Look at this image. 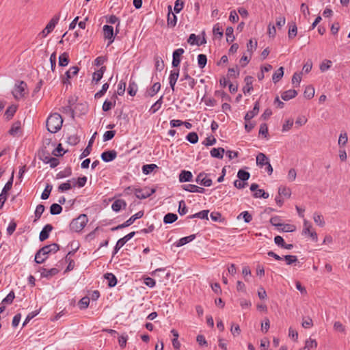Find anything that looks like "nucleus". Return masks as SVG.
Returning <instances> with one entry per match:
<instances>
[{
	"label": "nucleus",
	"instance_id": "f257e3e1",
	"mask_svg": "<svg viewBox=\"0 0 350 350\" xmlns=\"http://www.w3.org/2000/svg\"><path fill=\"white\" fill-rule=\"evenodd\" d=\"M63 119L57 113H51L46 120L47 130L51 133H55L62 126Z\"/></svg>",
	"mask_w": 350,
	"mask_h": 350
},
{
	"label": "nucleus",
	"instance_id": "f03ea898",
	"mask_svg": "<svg viewBox=\"0 0 350 350\" xmlns=\"http://www.w3.org/2000/svg\"><path fill=\"white\" fill-rule=\"evenodd\" d=\"M59 250V245L56 243H52L42 247L36 254L35 261L38 264H41L48 258L50 253H55Z\"/></svg>",
	"mask_w": 350,
	"mask_h": 350
},
{
	"label": "nucleus",
	"instance_id": "7ed1b4c3",
	"mask_svg": "<svg viewBox=\"0 0 350 350\" xmlns=\"http://www.w3.org/2000/svg\"><path fill=\"white\" fill-rule=\"evenodd\" d=\"M88 218L86 215L81 214L78 217L72 219L70 224V229L75 232H81L86 226Z\"/></svg>",
	"mask_w": 350,
	"mask_h": 350
},
{
	"label": "nucleus",
	"instance_id": "20e7f679",
	"mask_svg": "<svg viewBox=\"0 0 350 350\" xmlns=\"http://www.w3.org/2000/svg\"><path fill=\"white\" fill-rule=\"evenodd\" d=\"M302 235L308 237L312 241L317 242L318 241V235L313 228L310 221L306 219L303 220V229L301 232Z\"/></svg>",
	"mask_w": 350,
	"mask_h": 350
},
{
	"label": "nucleus",
	"instance_id": "39448f33",
	"mask_svg": "<svg viewBox=\"0 0 350 350\" xmlns=\"http://www.w3.org/2000/svg\"><path fill=\"white\" fill-rule=\"evenodd\" d=\"M27 93V84L23 81L16 83L12 90V94L17 100L23 98Z\"/></svg>",
	"mask_w": 350,
	"mask_h": 350
},
{
	"label": "nucleus",
	"instance_id": "423d86ee",
	"mask_svg": "<svg viewBox=\"0 0 350 350\" xmlns=\"http://www.w3.org/2000/svg\"><path fill=\"white\" fill-rule=\"evenodd\" d=\"M136 197L139 199H145L148 198L155 192V189L150 187L135 188L133 189Z\"/></svg>",
	"mask_w": 350,
	"mask_h": 350
},
{
	"label": "nucleus",
	"instance_id": "0eeeda50",
	"mask_svg": "<svg viewBox=\"0 0 350 350\" xmlns=\"http://www.w3.org/2000/svg\"><path fill=\"white\" fill-rule=\"evenodd\" d=\"M197 183H200L205 187H210L212 185V180L208 178V174L204 172L200 173L196 179Z\"/></svg>",
	"mask_w": 350,
	"mask_h": 350
},
{
	"label": "nucleus",
	"instance_id": "6e6552de",
	"mask_svg": "<svg viewBox=\"0 0 350 350\" xmlns=\"http://www.w3.org/2000/svg\"><path fill=\"white\" fill-rule=\"evenodd\" d=\"M103 29L104 38L109 40L108 45H109L114 40L113 28L112 26L105 25L103 26Z\"/></svg>",
	"mask_w": 350,
	"mask_h": 350
},
{
	"label": "nucleus",
	"instance_id": "1a4fd4ad",
	"mask_svg": "<svg viewBox=\"0 0 350 350\" xmlns=\"http://www.w3.org/2000/svg\"><path fill=\"white\" fill-rule=\"evenodd\" d=\"M144 215V211H139L133 216H131L128 220H126L124 224L119 225L116 229L122 228L131 225L137 219L142 218Z\"/></svg>",
	"mask_w": 350,
	"mask_h": 350
},
{
	"label": "nucleus",
	"instance_id": "9d476101",
	"mask_svg": "<svg viewBox=\"0 0 350 350\" xmlns=\"http://www.w3.org/2000/svg\"><path fill=\"white\" fill-rule=\"evenodd\" d=\"M79 68L77 66H72L65 73V77L62 79L64 83H68L69 79L76 76L79 72Z\"/></svg>",
	"mask_w": 350,
	"mask_h": 350
},
{
	"label": "nucleus",
	"instance_id": "9b49d317",
	"mask_svg": "<svg viewBox=\"0 0 350 350\" xmlns=\"http://www.w3.org/2000/svg\"><path fill=\"white\" fill-rule=\"evenodd\" d=\"M184 52L185 51L182 48L178 49L173 52V59L172 64L174 67H178L179 66L180 63V57Z\"/></svg>",
	"mask_w": 350,
	"mask_h": 350
},
{
	"label": "nucleus",
	"instance_id": "f8f14e48",
	"mask_svg": "<svg viewBox=\"0 0 350 350\" xmlns=\"http://www.w3.org/2000/svg\"><path fill=\"white\" fill-rule=\"evenodd\" d=\"M187 42L189 44H190L191 45L196 44L198 46H200V45L205 44L206 42V40L204 36H203V38L201 40H200L198 36H197L194 33H191L189 36Z\"/></svg>",
	"mask_w": 350,
	"mask_h": 350
},
{
	"label": "nucleus",
	"instance_id": "ddd939ff",
	"mask_svg": "<svg viewBox=\"0 0 350 350\" xmlns=\"http://www.w3.org/2000/svg\"><path fill=\"white\" fill-rule=\"evenodd\" d=\"M75 186V179L72 178L67 180L66 183L60 184L58 187V190L61 192H64L70 189L72 187H74Z\"/></svg>",
	"mask_w": 350,
	"mask_h": 350
},
{
	"label": "nucleus",
	"instance_id": "4468645a",
	"mask_svg": "<svg viewBox=\"0 0 350 350\" xmlns=\"http://www.w3.org/2000/svg\"><path fill=\"white\" fill-rule=\"evenodd\" d=\"M179 77V70L176 69L173 70L170 72V75L169 77V83L170 85V87L172 88V90H174V87L176 85V83Z\"/></svg>",
	"mask_w": 350,
	"mask_h": 350
},
{
	"label": "nucleus",
	"instance_id": "2eb2a0df",
	"mask_svg": "<svg viewBox=\"0 0 350 350\" xmlns=\"http://www.w3.org/2000/svg\"><path fill=\"white\" fill-rule=\"evenodd\" d=\"M117 157V152L115 150H109L103 152L101 154L102 159L105 162H109L114 160Z\"/></svg>",
	"mask_w": 350,
	"mask_h": 350
},
{
	"label": "nucleus",
	"instance_id": "dca6fc26",
	"mask_svg": "<svg viewBox=\"0 0 350 350\" xmlns=\"http://www.w3.org/2000/svg\"><path fill=\"white\" fill-rule=\"evenodd\" d=\"M53 230V226L51 224H46L40 233L39 239L41 241L47 239L49 237L50 232Z\"/></svg>",
	"mask_w": 350,
	"mask_h": 350
},
{
	"label": "nucleus",
	"instance_id": "f3484780",
	"mask_svg": "<svg viewBox=\"0 0 350 350\" xmlns=\"http://www.w3.org/2000/svg\"><path fill=\"white\" fill-rule=\"evenodd\" d=\"M244 81L245 83V86L243 88V93L245 94H250V92L253 90L252 83H253V77L250 76H247Z\"/></svg>",
	"mask_w": 350,
	"mask_h": 350
},
{
	"label": "nucleus",
	"instance_id": "a211bd4d",
	"mask_svg": "<svg viewBox=\"0 0 350 350\" xmlns=\"http://www.w3.org/2000/svg\"><path fill=\"white\" fill-rule=\"evenodd\" d=\"M126 203L124 200L118 199L113 202L111 205V208L116 212L120 211L122 208H125Z\"/></svg>",
	"mask_w": 350,
	"mask_h": 350
},
{
	"label": "nucleus",
	"instance_id": "6ab92c4d",
	"mask_svg": "<svg viewBox=\"0 0 350 350\" xmlns=\"http://www.w3.org/2000/svg\"><path fill=\"white\" fill-rule=\"evenodd\" d=\"M183 188L184 190L187 191H189V192H192V193H204V189L202 188V187H200L197 185H191V184H189V185H185L183 186Z\"/></svg>",
	"mask_w": 350,
	"mask_h": 350
},
{
	"label": "nucleus",
	"instance_id": "aec40b11",
	"mask_svg": "<svg viewBox=\"0 0 350 350\" xmlns=\"http://www.w3.org/2000/svg\"><path fill=\"white\" fill-rule=\"evenodd\" d=\"M317 347V342L315 339L312 338H309L305 342V345L303 348L299 350H310L312 349H316Z\"/></svg>",
	"mask_w": 350,
	"mask_h": 350
},
{
	"label": "nucleus",
	"instance_id": "412c9836",
	"mask_svg": "<svg viewBox=\"0 0 350 350\" xmlns=\"http://www.w3.org/2000/svg\"><path fill=\"white\" fill-rule=\"evenodd\" d=\"M193 175L189 171L183 170L179 174V181L180 183L191 181Z\"/></svg>",
	"mask_w": 350,
	"mask_h": 350
},
{
	"label": "nucleus",
	"instance_id": "4be33fe9",
	"mask_svg": "<svg viewBox=\"0 0 350 350\" xmlns=\"http://www.w3.org/2000/svg\"><path fill=\"white\" fill-rule=\"evenodd\" d=\"M312 218H313L314 223L319 227L323 228L325 226V221L324 217L321 214L315 212L313 214Z\"/></svg>",
	"mask_w": 350,
	"mask_h": 350
},
{
	"label": "nucleus",
	"instance_id": "5701e85b",
	"mask_svg": "<svg viewBox=\"0 0 350 350\" xmlns=\"http://www.w3.org/2000/svg\"><path fill=\"white\" fill-rule=\"evenodd\" d=\"M258 111H259V103H258V102H256L254 105L253 109L250 111H248L246 113V115L245 116V121L251 120V119H252L255 116H256L258 114Z\"/></svg>",
	"mask_w": 350,
	"mask_h": 350
},
{
	"label": "nucleus",
	"instance_id": "b1692460",
	"mask_svg": "<svg viewBox=\"0 0 350 350\" xmlns=\"http://www.w3.org/2000/svg\"><path fill=\"white\" fill-rule=\"evenodd\" d=\"M225 150L223 148H213L211 149L210 154L212 157L221 159L224 157Z\"/></svg>",
	"mask_w": 350,
	"mask_h": 350
},
{
	"label": "nucleus",
	"instance_id": "393cba45",
	"mask_svg": "<svg viewBox=\"0 0 350 350\" xmlns=\"http://www.w3.org/2000/svg\"><path fill=\"white\" fill-rule=\"evenodd\" d=\"M297 95V92L295 90H288L284 92L281 94V97L284 100H288L295 98Z\"/></svg>",
	"mask_w": 350,
	"mask_h": 350
},
{
	"label": "nucleus",
	"instance_id": "a878e982",
	"mask_svg": "<svg viewBox=\"0 0 350 350\" xmlns=\"http://www.w3.org/2000/svg\"><path fill=\"white\" fill-rule=\"evenodd\" d=\"M269 162V159L265 154L260 152L256 156V164L258 166L262 167L263 165H266Z\"/></svg>",
	"mask_w": 350,
	"mask_h": 350
},
{
	"label": "nucleus",
	"instance_id": "bb28decb",
	"mask_svg": "<svg viewBox=\"0 0 350 350\" xmlns=\"http://www.w3.org/2000/svg\"><path fill=\"white\" fill-rule=\"evenodd\" d=\"M223 28L219 23H217L213 26V32L214 37L220 40L223 37Z\"/></svg>",
	"mask_w": 350,
	"mask_h": 350
},
{
	"label": "nucleus",
	"instance_id": "cd10ccee",
	"mask_svg": "<svg viewBox=\"0 0 350 350\" xmlns=\"http://www.w3.org/2000/svg\"><path fill=\"white\" fill-rule=\"evenodd\" d=\"M59 20V15H55L48 23V24L46 26V28L47 30L49 29L50 31H52L56 25L58 23Z\"/></svg>",
	"mask_w": 350,
	"mask_h": 350
},
{
	"label": "nucleus",
	"instance_id": "c85d7f7f",
	"mask_svg": "<svg viewBox=\"0 0 350 350\" xmlns=\"http://www.w3.org/2000/svg\"><path fill=\"white\" fill-rule=\"evenodd\" d=\"M196 238L195 234H191L188 237H185L178 240V241L176 243L177 247L183 246L191 241H192Z\"/></svg>",
	"mask_w": 350,
	"mask_h": 350
},
{
	"label": "nucleus",
	"instance_id": "c756f323",
	"mask_svg": "<svg viewBox=\"0 0 350 350\" xmlns=\"http://www.w3.org/2000/svg\"><path fill=\"white\" fill-rule=\"evenodd\" d=\"M105 278L107 280L108 285L110 287H113L116 285L117 279L113 274L110 273H106L105 275Z\"/></svg>",
	"mask_w": 350,
	"mask_h": 350
},
{
	"label": "nucleus",
	"instance_id": "7c9ffc66",
	"mask_svg": "<svg viewBox=\"0 0 350 350\" xmlns=\"http://www.w3.org/2000/svg\"><path fill=\"white\" fill-rule=\"evenodd\" d=\"M161 89L159 83H154L150 90L147 91V95L150 97L154 96Z\"/></svg>",
	"mask_w": 350,
	"mask_h": 350
},
{
	"label": "nucleus",
	"instance_id": "2f4dec72",
	"mask_svg": "<svg viewBox=\"0 0 350 350\" xmlns=\"http://www.w3.org/2000/svg\"><path fill=\"white\" fill-rule=\"evenodd\" d=\"M284 75V68H279L273 75L272 80L273 83L278 82Z\"/></svg>",
	"mask_w": 350,
	"mask_h": 350
},
{
	"label": "nucleus",
	"instance_id": "473e14b6",
	"mask_svg": "<svg viewBox=\"0 0 350 350\" xmlns=\"http://www.w3.org/2000/svg\"><path fill=\"white\" fill-rule=\"evenodd\" d=\"M69 62V56L67 53H63L59 57V65L60 66H66Z\"/></svg>",
	"mask_w": 350,
	"mask_h": 350
},
{
	"label": "nucleus",
	"instance_id": "72a5a7b5",
	"mask_svg": "<svg viewBox=\"0 0 350 350\" xmlns=\"http://www.w3.org/2000/svg\"><path fill=\"white\" fill-rule=\"evenodd\" d=\"M105 70V68L102 67L97 71L94 72L92 76L93 81H95L96 83H98L102 79Z\"/></svg>",
	"mask_w": 350,
	"mask_h": 350
},
{
	"label": "nucleus",
	"instance_id": "f704fd0d",
	"mask_svg": "<svg viewBox=\"0 0 350 350\" xmlns=\"http://www.w3.org/2000/svg\"><path fill=\"white\" fill-rule=\"evenodd\" d=\"M20 130H21V122H14L12 125V126L9 131V133L10 135L14 136V135H16L19 133Z\"/></svg>",
	"mask_w": 350,
	"mask_h": 350
},
{
	"label": "nucleus",
	"instance_id": "c9c22d12",
	"mask_svg": "<svg viewBox=\"0 0 350 350\" xmlns=\"http://www.w3.org/2000/svg\"><path fill=\"white\" fill-rule=\"evenodd\" d=\"M178 217L176 214L174 213H167L164 216L163 222L165 224H172L176 221Z\"/></svg>",
	"mask_w": 350,
	"mask_h": 350
},
{
	"label": "nucleus",
	"instance_id": "e433bc0d",
	"mask_svg": "<svg viewBox=\"0 0 350 350\" xmlns=\"http://www.w3.org/2000/svg\"><path fill=\"white\" fill-rule=\"evenodd\" d=\"M15 297L14 293L11 291L9 294L2 300V305H10L12 303Z\"/></svg>",
	"mask_w": 350,
	"mask_h": 350
},
{
	"label": "nucleus",
	"instance_id": "4c0bfd02",
	"mask_svg": "<svg viewBox=\"0 0 350 350\" xmlns=\"http://www.w3.org/2000/svg\"><path fill=\"white\" fill-rule=\"evenodd\" d=\"M162 103L163 96H161V98L152 105V107L150 109V111L152 113H156L161 108Z\"/></svg>",
	"mask_w": 350,
	"mask_h": 350
},
{
	"label": "nucleus",
	"instance_id": "58836bf2",
	"mask_svg": "<svg viewBox=\"0 0 350 350\" xmlns=\"http://www.w3.org/2000/svg\"><path fill=\"white\" fill-rule=\"evenodd\" d=\"M304 94L306 98L310 99L314 96V88L312 86L308 85L306 88Z\"/></svg>",
	"mask_w": 350,
	"mask_h": 350
},
{
	"label": "nucleus",
	"instance_id": "ea45409f",
	"mask_svg": "<svg viewBox=\"0 0 350 350\" xmlns=\"http://www.w3.org/2000/svg\"><path fill=\"white\" fill-rule=\"evenodd\" d=\"M207 62V58L206 55L200 54L198 56V64L200 68H203L205 67Z\"/></svg>",
	"mask_w": 350,
	"mask_h": 350
},
{
	"label": "nucleus",
	"instance_id": "a19ab883",
	"mask_svg": "<svg viewBox=\"0 0 350 350\" xmlns=\"http://www.w3.org/2000/svg\"><path fill=\"white\" fill-rule=\"evenodd\" d=\"M256 47L257 42H253L252 40H250L248 43L247 44V53L250 54V55H252L253 52L256 49Z\"/></svg>",
	"mask_w": 350,
	"mask_h": 350
},
{
	"label": "nucleus",
	"instance_id": "79ce46f5",
	"mask_svg": "<svg viewBox=\"0 0 350 350\" xmlns=\"http://www.w3.org/2000/svg\"><path fill=\"white\" fill-rule=\"evenodd\" d=\"M62 207L58 204H53L50 207V213L52 215H57L61 213Z\"/></svg>",
	"mask_w": 350,
	"mask_h": 350
},
{
	"label": "nucleus",
	"instance_id": "37998d69",
	"mask_svg": "<svg viewBox=\"0 0 350 350\" xmlns=\"http://www.w3.org/2000/svg\"><path fill=\"white\" fill-rule=\"evenodd\" d=\"M348 142V137L346 132L341 133L339 135L338 144L340 146H344Z\"/></svg>",
	"mask_w": 350,
	"mask_h": 350
},
{
	"label": "nucleus",
	"instance_id": "c03bdc74",
	"mask_svg": "<svg viewBox=\"0 0 350 350\" xmlns=\"http://www.w3.org/2000/svg\"><path fill=\"white\" fill-rule=\"evenodd\" d=\"M241 217H242L246 223L250 222L252 219V216L248 211H243L241 213L238 215L237 219H239Z\"/></svg>",
	"mask_w": 350,
	"mask_h": 350
},
{
	"label": "nucleus",
	"instance_id": "a18cd8bd",
	"mask_svg": "<svg viewBox=\"0 0 350 350\" xmlns=\"http://www.w3.org/2000/svg\"><path fill=\"white\" fill-rule=\"evenodd\" d=\"M234 29L231 27H228L226 29V40L228 42H232L234 40V36H233Z\"/></svg>",
	"mask_w": 350,
	"mask_h": 350
},
{
	"label": "nucleus",
	"instance_id": "49530a36",
	"mask_svg": "<svg viewBox=\"0 0 350 350\" xmlns=\"http://www.w3.org/2000/svg\"><path fill=\"white\" fill-rule=\"evenodd\" d=\"M237 176L241 180L245 181L250 178V174L248 172L240 170L237 173Z\"/></svg>",
	"mask_w": 350,
	"mask_h": 350
},
{
	"label": "nucleus",
	"instance_id": "de8ad7c7",
	"mask_svg": "<svg viewBox=\"0 0 350 350\" xmlns=\"http://www.w3.org/2000/svg\"><path fill=\"white\" fill-rule=\"evenodd\" d=\"M52 189H53V187L52 185L48 184L46 185L44 190L43 191L42 195H41V198L42 200H46L49 198V196H50V193L52 191Z\"/></svg>",
	"mask_w": 350,
	"mask_h": 350
},
{
	"label": "nucleus",
	"instance_id": "09e8293b",
	"mask_svg": "<svg viewBox=\"0 0 350 350\" xmlns=\"http://www.w3.org/2000/svg\"><path fill=\"white\" fill-rule=\"evenodd\" d=\"M176 24V16L172 12H169L167 15V25L171 27H174Z\"/></svg>",
	"mask_w": 350,
	"mask_h": 350
},
{
	"label": "nucleus",
	"instance_id": "8fccbe9b",
	"mask_svg": "<svg viewBox=\"0 0 350 350\" xmlns=\"http://www.w3.org/2000/svg\"><path fill=\"white\" fill-rule=\"evenodd\" d=\"M301 81V74L295 72L292 77V83L295 87H299Z\"/></svg>",
	"mask_w": 350,
	"mask_h": 350
},
{
	"label": "nucleus",
	"instance_id": "3c124183",
	"mask_svg": "<svg viewBox=\"0 0 350 350\" xmlns=\"http://www.w3.org/2000/svg\"><path fill=\"white\" fill-rule=\"evenodd\" d=\"M157 167V166L155 164H147L142 167V171L144 174H148Z\"/></svg>",
	"mask_w": 350,
	"mask_h": 350
},
{
	"label": "nucleus",
	"instance_id": "603ef678",
	"mask_svg": "<svg viewBox=\"0 0 350 350\" xmlns=\"http://www.w3.org/2000/svg\"><path fill=\"white\" fill-rule=\"evenodd\" d=\"M44 211V206L42 204H39L37 206L35 211V221H37L40 219L42 214Z\"/></svg>",
	"mask_w": 350,
	"mask_h": 350
},
{
	"label": "nucleus",
	"instance_id": "864d4df0",
	"mask_svg": "<svg viewBox=\"0 0 350 350\" xmlns=\"http://www.w3.org/2000/svg\"><path fill=\"white\" fill-rule=\"evenodd\" d=\"M186 139L191 144H196L198 141V136L196 133L191 132L187 135Z\"/></svg>",
	"mask_w": 350,
	"mask_h": 350
},
{
	"label": "nucleus",
	"instance_id": "5fc2aeb1",
	"mask_svg": "<svg viewBox=\"0 0 350 350\" xmlns=\"http://www.w3.org/2000/svg\"><path fill=\"white\" fill-rule=\"evenodd\" d=\"M293 125V120L288 119L286 120L282 125V131L286 132L288 131Z\"/></svg>",
	"mask_w": 350,
	"mask_h": 350
},
{
	"label": "nucleus",
	"instance_id": "6e6d98bb",
	"mask_svg": "<svg viewBox=\"0 0 350 350\" xmlns=\"http://www.w3.org/2000/svg\"><path fill=\"white\" fill-rule=\"evenodd\" d=\"M109 87V85L107 83H104L102 86V89L99 92H98L95 94V96H94L95 98H99L102 97L105 94V92L108 90Z\"/></svg>",
	"mask_w": 350,
	"mask_h": 350
},
{
	"label": "nucleus",
	"instance_id": "4d7b16f0",
	"mask_svg": "<svg viewBox=\"0 0 350 350\" xmlns=\"http://www.w3.org/2000/svg\"><path fill=\"white\" fill-rule=\"evenodd\" d=\"M332 64V61L325 59L322 62V63L320 65V70L322 72H325L330 68Z\"/></svg>",
	"mask_w": 350,
	"mask_h": 350
},
{
	"label": "nucleus",
	"instance_id": "13d9d810",
	"mask_svg": "<svg viewBox=\"0 0 350 350\" xmlns=\"http://www.w3.org/2000/svg\"><path fill=\"white\" fill-rule=\"evenodd\" d=\"M334 329L335 331L345 334V326L340 321H335L334 323Z\"/></svg>",
	"mask_w": 350,
	"mask_h": 350
},
{
	"label": "nucleus",
	"instance_id": "bf43d9fd",
	"mask_svg": "<svg viewBox=\"0 0 350 350\" xmlns=\"http://www.w3.org/2000/svg\"><path fill=\"white\" fill-rule=\"evenodd\" d=\"M90 304V298L88 297H83L79 302V306L81 309H85Z\"/></svg>",
	"mask_w": 350,
	"mask_h": 350
},
{
	"label": "nucleus",
	"instance_id": "052dcab7",
	"mask_svg": "<svg viewBox=\"0 0 350 350\" xmlns=\"http://www.w3.org/2000/svg\"><path fill=\"white\" fill-rule=\"evenodd\" d=\"M208 211L204 210L190 216L189 218L198 217L200 219H208Z\"/></svg>",
	"mask_w": 350,
	"mask_h": 350
},
{
	"label": "nucleus",
	"instance_id": "680f3d73",
	"mask_svg": "<svg viewBox=\"0 0 350 350\" xmlns=\"http://www.w3.org/2000/svg\"><path fill=\"white\" fill-rule=\"evenodd\" d=\"M254 198H262L265 199H267L269 198V193H266L263 189H258L254 193Z\"/></svg>",
	"mask_w": 350,
	"mask_h": 350
},
{
	"label": "nucleus",
	"instance_id": "e2e57ef3",
	"mask_svg": "<svg viewBox=\"0 0 350 350\" xmlns=\"http://www.w3.org/2000/svg\"><path fill=\"white\" fill-rule=\"evenodd\" d=\"M16 111V107L15 106L10 107L7 109L5 113V116L7 119H10L14 114Z\"/></svg>",
	"mask_w": 350,
	"mask_h": 350
},
{
	"label": "nucleus",
	"instance_id": "0e129e2a",
	"mask_svg": "<svg viewBox=\"0 0 350 350\" xmlns=\"http://www.w3.org/2000/svg\"><path fill=\"white\" fill-rule=\"evenodd\" d=\"M178 213L180 215H184L187 213V208L184 200L179 202Z\"/></svg>",
	"mask_w": 350,
	"mask_h": 350
},
{
	"label": "nucleus",
	"instance_id": "69168bd1",
	"mask_svg": "<svg viewBox=\"0 0 350 350\" xmlns=\"http://www.w3.org/2000/svg\"><path fill=\"white\" fill-rule=\"evenodd\" d=\"M116 101L113 102L106 100L103 105V110L104 111H109L112 107L115 105Z\"/></svg>",
	"mask_w": 350,
	"mask_h": 350
},
{
	"label": "nucleus",
	"instance_id": "338daca9",
	"mask_svg": "<svg viewBox=\"0 0 350 350\" xmlns=\"http://www.w3.org/2000/svg\"><path fill=\"white\" fill-rule=\"evenodd\" d=\"M230 332L234 336H239L241 333V329L239 325L232 323Z\"/></svg>",
	"mask_w": 350,
	"mask_h": 350
},
{
	"label": "nucleus",
	"instance_id": "774afa93",
	"mask_svg": "<svg viewBox=\"0 0 350 350\" xmlns=\"http://www.w3.org/2000/svg\"><path fill=\"white\" fill-rule=\"evenodd\" d=\"M297 172L296 170L293 168L289 170L287 174V179L289 182H293L296 179Z\"/></svg>",
	"mask_w": 350,
	"mask_h": 350
}]
</instances>
